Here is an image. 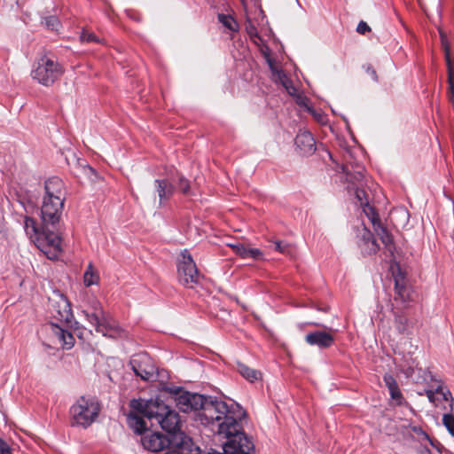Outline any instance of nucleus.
<instances>
[{
	"label": "nucleus",
	"mask_w": 454,
	"mask_h": 454,
	"mask_svg": "<svg viewBox=\"0 0 454 454\" xmlns=\"http://www.w3.org/2000/svg\"><path fill=\"white\" fill-rule=\"evenodd\" d=\"M70 412L74 424L86 427L98 417L99 405L93 399L82 396L71 407Z\"/></svg>",
	"instance_id": "obj_6"
},
{
	"label": "nucleus",
	"mask_w": 454,
	"mask_h": 454,
	"mask_svg": "<svg viewBox=\"0 0 454 454\" xmlns=\"http://www.w3.org/2000/svg\"><path fill=\"white\" fill-rule=\"evenodd\" d=\"M273 249L282 253V254H289L290 253V247L288 244H284L281 241H274L273 242Z\"/></svg>",
	"instance_id": "obj_36"
},
{
	"label": "nucleus",
	"mask_w": 454,
	"mask_h": 454,
	"mask_svg": "<svg viewBox=\"0 0 454 454\" xmlns=\"http://www.w3.org/2000/svg\"><path fill=\"white\" fill-rule=\"evenodd\" d=\"M24 230L32 241L35 239L42 231V229L38 228L35 221L29 216H26L24 219Z\"/></svg>",
	"instance_id": "obj_28"
},
{
	"label": "nucleus",
	"mask_w": 454,
	"mask_h": 454,
	"mask_svg": "<svg viewBox=\"0 0 454 454\" xmlns=\"http://www.w3.org/2000/svg\"><path fill=\"white\" fill-rule=\"evenodd\" d=\"M268 64H269V66H270V69H271L273 67H276V66H275V64H274V62H273L270 59H268Z\"/></svg>",
	"instance_id": "obj_49"
},
{
	"label": "nucleus",
	"mask_w": 454,
	"mask_h": 454,
	"mask_svg": "<svg viewBox=\"0 0 454 454\" xmlns=\"http://www.w3.org/2000/svg\"><path fill=\"white\" fill-rule=\"evenodd\" d=\"M277 80L282 84V86H284L286 89L287 92L290 95H293L296 91V89L293 85L292 81L286 76V74L284 72H278Z\"/></svg>",
	"instance_id": "obj_30"
},
{
	"label": "nucleus",
	"mask_w": 454,
	"mask_h": 454,
	"mask_svg": "<svg viewBox=\"0 0 454 454\" xmlns=\"http://www.w3.org/2000/svg\"><path fill=\"white\" fill-rule=\"evenodd\" d=\"M395 291V301L405 304L411 300L410 288L406 286V281H403L402 278H396Z\"/></svg>",
	"instance_id": "obj_25"
},
{
	"label": "nucleus",
	"mask_w": 454,
	"mask_h": 454,
	"mask_svg": "<svg viewBox=\"0 0 454 454\" xmlns=\"http://www.w3.org/2000/svg\"><path fill=\"white\" fill-rule=\"evenodd\" d=\"M230 247L232 248L234 253L239 254L242 258H253V259H260L262 256V253L260 249L257 248H248L243 243H230L228 244Z\"/></svg>",
	"instance_id": "obj_22"
},
{
	"label": "nucleus",
	"mask_w": 454,
	"mask_h": 454,
	"mask_svg": "<svg viewBox=\"0 0 454 454\" xmlns=\"http://www.w3.org/2000/svg\"><path fill=\"white\" fill-rule=\"evenodd\" d=\"M369 210L372 213V215L369 216V218L371 219L374 231L379 236L385 247L390 252L391 254H393L395 245L392 234L389 233L387 228L381 223L378 215L373 211V208L369 207Z\"/></svg>",
	"instance_id": "obj_14"
},
{
	"label": "nucleus",
	"mask_w": 454,
	"mask_h": 454,
	"mask_svg": "<svg viewBox=\"0 0 454 454\" xmlns=\"http://www.w3.org/2000/svg\"><path fill=\"white\" fill-rule=\"evenodd\" d=\"M371 30L370 27L367 25L366 22L361 20L356 27L357 33L361 35H364L366 32H369Z\"/></svg>",
	"instance_id": "obj_41"
},
{
	"label": "nucleus",
	"mask_w": 454,
	"mask_h": 454,
	"mask_svg": "<svg viewBox=\"0 0 454 454\" xmlns=\"http://www.w3.org/2000/svg\"><path fill=\"white\" fill-rule=\"evenodd\" d=\"M85 316L90 325L95 326L96 331L104 336L110 338L122 336L123 330L104 312L101 306L95 307L94 311L90 314L86 312Z\"/></svg>",
	"instance_id": "obj_5"
},
{
	"label": "nucleus",
	"mask_w": 454,
	"mask_h": 454,
	"mask_svg": "<svg viewBox=\"0 0 454 454\" xmlns=\"http://www.w3.org/2000/svg\"><path fill=\"white\" fill-rule=\"evenodd\" d=\"M56 230V224L54 228L51 224H43L40 235L33 239L38 249L51 260L58 258L61 252V239Z\"/></svg>",
	"instance_id": "obj_4"
},
{
	"label": "nucleus",
	"mask_w": 454,
	"mask_h": 454,
	"mask_svg": "<svg viewBox=\"0 0 454 454\" xmlns=\"http://www.w3.org/2000/svg\"><path fill=\"white\" fill-rule=\"evenodd\" d=\"M305 341L310 346H317V348L324 349L333 346L334 342L333 331H313L309 332L305 335Z\"/></svg>",
	"instance_id": "obj_13"
},
{
	"label": "nucleus",
	"mask_w": 454,
	"mask_h": 454,
	"mask_svg": "<svg viewBox=\"0 0 454 454\" xmlns=\"http://www.w3.org/2000/svg\"><path fill=\"white\" fill-rule=\"evenodd\" d=\"M393 270V277L395 279V282L396 281V278H402L403 281H405V273L402 271L399 265H396L395 267H392Z\"/></svg>",
	"instance_id": "obj_39"
},
{
	"label": "nucleus",
	"mask_w": 454,
	"mask_h": 454,
	"mask_svg": "<svg viewBox=\"0 0 454 454\" xmlns=\"http://www.w3.org/2000/svg\"><path fill=\"white\" fill-rule=\"evenodd\" d=\"M64 206V201L43 197L41 207L42 220L44 225H54L59 223Z\"/></svg>",
	"instance_id": "obj_11"
},
{
	"label": "nucleus",
	"mask_w": 454,
	"mask_h": 454,
	"mask_svg": "<svg viewBox=\"0 0 454 454\" xmlns=\"http://www.w3.org/2000/svg\"><path fill=\"white\" fill-rule=\"evenodd\" d=\"M129 364L134 373L143 380L149 381L155 376L156 366L146 353L135 355Z\"/></svg>",
	"instance_id": "obj_10"
},
{
	"label": "nucleus",
	"mask_w": 454,
	"mask_h": 454,
	"mask_svg": "<svg viewBox=\"0 0 454 454\" xmlns=\"http://www.w3.org/2000/svg\"><path fill=\"white\" fill-rule=\"evenodd\" d=\"M356 196L357 200H359L360 204L364 205V197L365 196V192L361 189H356Z\"/></svg>",
	"instance_id": "obj_42"
},
{
	"label": "nucleus",
	"mask_w": 454,
	"mask_h": 454,
	"mask_svg": "<svg viewBox=\"0 0 454 454\" xmlns=\"http://www.w3.org/2000/svg\"><path fill=\"white\" fill-rule=\"evenodd\" d=\"M360 247L364 253L367 254H374L380 249L379 245L377 244L376 239L373 238L372 232L365 227L363 229V233L361 234Z\"/></svg>",
	"instance_id": "obj_21"
},
{
	"label": "nucleus",
	"mask_w": 454,
	"mask_h": 454,
	"mask_svg": "<svg viewBox=\"0 0 454 454\" xmlns=\"http://www.w3.org/2000/svg\"><path fill=\"white\" fill-rule=\"evenodd\" d=\"M90 271L91 273H93V272H96V271H97V270H95V269H94V267H93L92 263H89V265H88L87 270H86V271H85V272H90Z\"/></svg>",
	"instance_id": "obj_46"
},
{
	"label": "nucleus",
	"mask_w": 454,
	"mask_h": 454,
	"mask_svg": "<svg viewBox=\"0 0 454 454\" xmlns=\"http://www.w3.org/2000/svg\"><path fill=\"white\" fill-rule=\"evenodd\" d=\"M62 74V67L48 56L41 57L31 72L33 79L44 86L53 84Z\"/></svg>",
	"instance_id": "obj_3"
},
{
	"label": "nucleus",
	"mask_w": 454,
	"mask_h": 454,
	"mask_svg": "<svg viewBox=\"0 0 454 454\" xmlns=\"http://www.w3.org/2000/svg\"><path fill=\"white\" fill-rule=\"evenodd\" d=\"M158 425H160L163 430L168 433L167 436H170L174 434L183 433L179 430L180 418L178 413L171 410L169 407L164 412L160 420H158Z\"/></svg>",
	"instance_id": "obj_15"
},
{
	"label": "nucleus",
	"mask_w": 454,
	"mask_h": 454,
	"mask_svg": "<svg viewBox=\"0 0 454 454\" xmlns=\"http://www.w3.org/2000/svg\"><path fill=\"white\" fill-rule=\"evenodd\" d=\"M143 417L144 416L140 413L130 412L127 418L129 427L132 428L135 433L139 434L147 428L146 422L144 420Z\"/></svg>",
	"instance_id": "obj_27"
},
{
	"label": "nucleus",
	"mask_w": 454,
	"mask_h": 454,
	"mask_svg": "<svg viewBox=\"0 0 454 454\" xmlns=\"http://www.w3.org/2000/svg\"><path fill=\"white\" fill-rule=\"evenodd\" d=\"M308 112L311 114V115L315 118L317 121L321 124H325L326 122V115L321 112H318L309 106H307Z\"/></svg>",
	"instance_id": "obj_35"
},
{
	"label": "nucleus",
	"mask_w": 454,
	"mask_h": 454,
	"mask_svg": "<svg viewBox=\"0 0 454 454\" xmlns=\"http://www.w3.org/2000/svg\"><path fill=\"white\" fill-rule=\"evenodd\" d=\"M51 327L55 335L66 348L69 349L74 346V338L71 333L64 330L56 324H51Z\"/></svg>",
	"instance_id": "obj_26"
},
{
	"label": "nucleus",
	"mask_w": 454,
	"mask_h": 454,
	"mask_svg": "<svg viewBox=\"0 0 454 454\" xmlns=\"http://www.w3.org/2000/svg\"><path fill=\"white\" fill-rule=\"evenodd\" d=\"M99 280V276L98 272H84L83 281L86 286H90L92 285L98 284Z\"/></svg>",
	"instance_id": "obj_32"
},
{
	"label": "nucleus",
	"mask_w": 454,
	"mask_h": 454,
	"mask_svg": "<svg viewBox=\"0 0 454 454\" xmlns=\"http://www.w3.org/2000/svg\"><path fill=\"white\" fill-rule=\"evenodd\" d=\"M442 423L449 433L454 436V416L449 413L444 414L442 417Z\"/></svg>",
	"instance_id": "obj_33"
},
{
	"label": "nucleus",
	"mask_w": 454,
	"mask_h": 454,
	"mask_svg": "<svg viewBox=\"0 0 454 454\" xmlns=\"http://www.w3.org/2000/svg\"><path fill=\"white\" fill-rule=\"evenodd\" d=\"M45 196L47 198L65 201L66 190L64 182L57 177L52 176L45 181L44 184Z\"/></svg>",
	"instance_id": "obj_16"
},
{
	"label": "nucleus",
	"mask_w": 454,
	"mask_h": 454,
	"mask_svg": "<svg viewBox=\"0 0 454 454\" xmlns=\"http://www.w3.org/2000/svg\"><path fill=\"white\" fill-rule=\"evenodd\" d=\"M440 35H441L442 45L444 50L446 63H447V67H448V84H449V86H448V90H447V96H448L449 100L454 104V82H453L454 72H453V64H452V61L450 57V45L448 43L447 37H446L445 34L442 31H440Z\"/></svg>",
	"instance_id": "obj_17"
},
{
	"label": "nucleus",
	"mask_w": 454,
	"mask_h": 454,
	"mask_svg": "<svg viewBox=\"0 0 454 454\" xmlns=\"http://www.w3.org/2000/svg\"><path fill=\"white\" fill-rule=\"evenodd\" d=\"M393 314L395 317V325L397 331L403 334H408L412 328V323L409 320L407 316L396 308H393Z\"/></svg>",
	"instance_id": "obj_23"
},
{
	"label": "nucleus",
	"mask_w": 454,
	"mask_h": 454,
	"mask_svg": "<svg viewBox=\"0 0 454 454\" xmlns=\"http://www.w3.org/2000/svg\"><path fill=\"white\" fill-rule=\"evenodd\" d=\"M179 282L189 288H193L200 283V275L197 266L187 250H184L179 257L177 264Z\"/></svg>",
	"instance_id": "obj_7"
},
{
	"label": "nucleus",
	"mask_w": 454,
	"mask_h": 454,
	"mask_svg": "<svg viewBox=\"0 0 454 454\" xmlns=\"http://www.w3.org/2000/svg\"><path fill=\"white\" fill-rule=\"evenodd\" d=\"M342 172L346 175V180L352 184H360L364 177L365 168L357 162L346 161L342 166Z\"/></svg>",
	"instance_id": "obj_19"
},
{
	"label": "nucleus",
	"mask_w": 454,
	"mask_h": 454,
	"mask_svg": "<svg viewBox=\"0 0 454 454\" xmlns=\"http://www.w3.org/2000/svg\"><path fill=\"white\" fill-rule=\"evenodd\" d=\"M427 396L431 403H434V393L432 390L427 391Z\"/></svg>",
	"instance_id": "obj_44"
},
{
	"label": "nucleus",
	"mask_w": 454,
	"mask_h": 454,
	"mask_svg": "<svg viewBox=\"0 0 454 454\" xmlns=\"http://www.w3.org/2000/svg\"><path fill=\"white\" fill-rule=\"evenodd\" d=\"M0 454H12L9 444L0 437Z\"/></svg>",
	"instance_id": "obj_40"
},
{
	"label": "nucleus",
	"mask_w": 454,
	"mask_h": 454,
	"mask_svg": "<svg viewBox=\"0 0 454 454\" xmlns=\"http://www.w3.org/2000/svg\"><path fill=\"white\" fill-rule=\"evenodd\" d=\"M270 71L272 72L275 79H278V72H283L282 70L278 69L277 67H273Z\"/></svg>",
	"instance_id": "obj_45"
},
{
	"label": "nucleus",
	"mask_w": 454,
	"mask_h": 454,
	"mask_svg": "<svg viewBox=\"0 0 454 454\" xmlns=\"http://www.w3.org/2000/svg\"><path fill=\"white\" fill-rule=\"evenodd\" d=\"M143 447L155 454H200V448L194 446L192 438L184 433L164 435L153 433L140 439Z\"/></svg>",
	"instance_id": "obj_2"
},
{
	"label": "nucleus",
	"mask_w": 454,
	"mask_h": 454,
	"mask_svg": "<svg viewBox=\"0 0 454 454\" xmlns=\"http://www.w3.org/2000/svg\"><path fill=\"white\" fill-rule=\"evenodd\" d=\"M197 419L219 435L237 432L239 429L237 419L231 415L226 403L220 400L204 397L203 405L197 413Z\"/></svg>",
	"instance_id": "obj_1"
},
{
	"label": "nucleus",
	"mask_w": 454,
	"mask_h": 454,
	"mask_svg": "<svg viewBox=\"0 0 454 454\" xmlns=\"http://www.w3.org/2000/svg\"><path fill=\"white\" fill-rule=\"evenodd\" d=\"M401 213H403L404 215H407V212L402 210Z\"/></svg>",
	"instance_id": "obj_50"
},
{
	"label": "nucleus",
	"mask_w": 454,
	"mask_h": 454,
	"mask_svg": "<svg viewBox=\"0 0 454 454\" xmlns=\"http://www.w3.org/2000/svg\"><path fill=\"white\" fill-rule=\"evenodd\" d=\"M130 406L135 411L147 418L151 421V426L158 424V420H160L164 412L168 409V405L158 398L146 401L134 399L131 401Z\"/></svg>",
	"instance_id": "obj_8"
},
{
	"label": "nucleus",
	"mask_w": 454,
	"mask_h": 454,
	"mask_svg": "<svg viewBox=\"0 0 454 454\" xmlns=\"http://www.w3.org/2000/svg\"><path fill=\"white\" fill-rule=\"evenodd\" d=\"M204 397L202 395L184 391L181 388L175 390L176 406L184 412L200 411L203 405Z\"/></svg>",
	"instance_id": "obj_12"
},
{
	"label": "nucleus",
	"mask_w": 454,
	"mask_h": 454,
	"mask_svg": "<svg viewBox=\"0 0 454 454\" xmlns=\"http://www.w3.org/2000/svg\"><path fill=\"white\" fill-rule=\"evenodd\" d=\"M442 395L443 398H444L446 401H448V400H449V396L452 399V397H451V394H450V391H447V393H443V392H442Z\"/></svg>",
	"instance_id": "obj_47"
},
{
	"label": "nucleus",
	"mask_w": 454,
	"mask_h": 454,
	"mask_svg": "<svg viewBox=\"0 0 454 454\" xmlns=\"http://www.w3.org/2000/svg\"><path fill=\"white\" fill-rule=\"evenodd\" d=\"M295 145L300 153L304 155H310L316 151V141L312 134L307 130H301L297 134Z\"/></svg>",
	"instance_id": "obj_18"
},
{
	"label": "nucleus",
	"mask_w": 454,
	"mask_h": 454,
	"mask_svg": "<svg viewBox=\"0 0 454 454\" xmlns=\"http://www.w3.org/2000/svg\"><path fill=\"white\" fill-rule=\"evenodd\" d=\"M366 72L372 76L374 81H377V73L372 66H367Z\"/></svg>",
	"instance_id": "obj_43"
},
{
	"label": "nucleus",
	"mask_w": 454,
	"mask_h": 454,
	"mask_svg": "<svg viewBox=\"0 0 454 454\" xmlns=\"http://www.w3.org/2000/svg\"><path fill=\"white\" fill-rule=\"evenodd\" d=\"M81 40L82 42H95V43H100V40L98 37L96 36V35L92 32H90L88 30H82L81 36Z\"/></svg>",
	"instance_id": "obj_34"
},
{
	"label": "nucleus",
	"mask_w": 454,
	"mask_h": 454,
	"mask_svg": "<svg viewBox=\"0 0 454 454\" xmlns=\"http://www.w3.org/2000/svg\"><path fill=\"white\" fill-rule=\"evenodd\" d=\"M154 184L160 199V205H161L172 196L174 186L166 179H156Z\"/></svg>",
	"instance_id": "obj_24"
},
{
	"label": "nucleus",
	"mask_w": 454,
	"mask_h": 454,
	"mask_svg": "<svg viewBox=\"0 0 454 454\" xmlns=\"http://www.w3.org/2000/svg\"><path fill=\"white\" fill-rule=\"evenodd\" d=\"M44 24L49 29L57 30L59 23L55 16H50L45 18Z\"/></svg>",
	"instance_id": "obj_38"
},
{
	"label": "nucleus",
	"mask_w": 454,
	"mask_h": 454,
	"mask_svg": "<svg viewBox=\"0 0 454 454\" xmlns=\"http://www.w3.org/2000/svg\"><path fill=\"white\" fill-rule=\"evenodd\" d=\"M384 383L388 389L391 399L395 404H403L404 398L400 391L395 379L391 374H385L383 377Z\"/></svg>",
	"instance_id": "obj_20"
},
{
	"label": "nucleus",
	"mask_w": 454,
	"mask_h": 454,
	"mask_svg": "<svg viewBox=\"0 0 454 454\" xmlns=\"http://www.w3.org/2000/svg\"><path fill=\"white\" fill-rule=\"evenodd\" d=\"M50 310L54 318L60 323L70 325L74 316L72 313L71 303L67 298L59 292L54 293L53 297L49 299Z\"/></svg>",
	"instance_id": "obj_9"
},
{
	"label": "nucleus",
	"mask_w": 454,
	"mask_h": 454,
	"mask_svg": "<svg viewBox=\"0 0 454 454\" xmlns=\"http://www.w3.org/2000/svg\"><path fill=\"white\" fill-rule=\"evenodd\" d=\"M218 20L231 31H236L238 28L235 20L230 15L219 14Z\"/></svg>",
	"instance_id": "obj_31"
},
{
	"label": "nucleus",
	"mask_w": 454,
	"mask_h": 454,
	"mask_svg": "<svg viewBox=\"0 0 454 454\" xmlns=\"http://www.w3.org/2000/svg\"><path fill=\"white\" fill-rule=\"evenodd\" d=\"M237 369L239 372L247 380L254 382V380H257L261 377V372L254 370L252 368H249L247 365L238 363L237 364Z\"/></svg>",
	"instance_id": "obj_29"
},
{
	"label": "nucleus",
	"mask_w": 454,
	"mask_h": 454,
	"mask_svg": "<svg viewBox=\"0 0 454 454\" xmlns=\"http://www.w3.org/2000/svg\"><path fill=\"white\" fill-rule=\"evenodd\" d=\"M268 64H269V66H270V69H271L273 67H276V66H275V64H274V62H273L270 59H268Z\"/></svg>",
	"instance_id": "obj_48"
},
{
	"label": "nucleus",
	"mask_w": 454,
	"mask_h": 454,
	"mask_svg": "<svg viewBox=\"0 0 454 454\" xmlns=\"http://www.w3.org/2000/svg\"><path fill=\"white\" fill-rule=\"evenodd\" d=\"M178 189L184 194H189L190 183L184 176H180L177 184Z\"/></svg>",
	"instance_id": "obj_37"
}]
</instances>
